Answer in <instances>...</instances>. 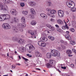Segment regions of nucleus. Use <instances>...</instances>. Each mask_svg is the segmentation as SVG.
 <instances>
[{
  "mask_svg": "<svg viewBox=\"0 0 76 76\" xmlns=\"http://www.w3.org/2000/svg\"><path fill=\"white\" fill-rule=\"evenodd\" d=\"M56 64V61L54 60L50 59L49 61V63L46 64V66L47 68L50 69V68H53L54 67V65Z\"/></svg>",
  "mask_w": 76,
  "mask_h": 76,
  "instance_id": "1",
  "label": "nucleus"
},
{
  "mask_svg": "<svg viewBox=\"0 0 76 76\" xmlns=\"http://www.w3.org/2000/svg\"><path fill=\"white\" fill-rule=\"evenodd\" d=\"M51 54L52 56L54 57H59L60 56V53L58 51L55 50H51Z\"/></svg>",
  "mask_w": 76,
  "mask_h": 76,
  "instance_id": "2",
  "label": "nucleus"
},
{
  "mask_svg": "<svg viewBox=\"0 0 76 76\" xmlns=\"http://www.w3.org/2000/svg\"><path fill=\"white\" fill-rule=\"evenodd\" d=\"M2 27L5 29H9L11 28V26L7 23H4L3 24Z\"/></svg>",
  "mask_w": 76,
  "mask_h": 76,
  "instance_id": "3",
  "label": "nucleus"
},
{
  "mask_svg": "<svg viewBox=\"0 0 76 76\" xmlns=\"http://www.w3.org/2000/svg\"><path fill=\"white\" fill-rule=\"evenodd\" d=\"M74 2L73 1H71V2H69V1H67L66 2V5L69 7V8H73L74 6L72 4H73Z\"/></svg>",
  "mask_w": 76,
  "mask_h": 76,
  "instance_id": "4",
  "label": "nucleus"
},
{
  "mask_svg": "<svg viewBox=\"0 0 76 76\" xmlns=\"http://www.w3.org/2000/svg\"><path fill=\"white\" fill-rule=\"evenodd\" d=\"M29 33L32 35V38H36L35 36L37 35V32L31 30L29 31Z\"/></svg>",
  "mask_w": 76,
  "mask_h": 76,
  "instance_id": "5",
  "label": "nucleus"
},
{
  "mask_svg": "<svg viewBox=\"0 0 76 76\" xmlns=\"http://www.w3.org/2000/svg\"><path fill=\"white\" fill-rule=\"evenodd\" d=\"M58 16L60 18H62L64 16V12L61 10H59L58 11Z\"/></svg>",
  "mask_w": 76,
  "mask_h": 76,
  "instance_id": "6",
  "label": "nucleus"
},
{
  "mask_svg": "<svg viewBox=\"0 0 76 76\" xmlns=\"http://www.w3.org/2000/svg\"><path fill=\"white\" fill-rule=\"evenodd\" d=\"M39 45L42 47H45L46 46V43L43 42L42 41H39L38 43Z\"/></svg>",
  "mask_w": 76,
  "mask_h": 76,
  "instance_id": "7",
  "label": "nucleus"
},
{
  "mask_svg": "<svg viewBox=\"0 0 76 76\" xmlns=\"http://www.w3.org/2000/svg\"><path fill=\"white\" fill-rule=\"evenodd\" d=\"M17 41L19 44H22L25 42V40L22 39L18 38Z\"/></svg>",
  "mask_w": 76,
  "mask_h": 76,
  "instance_id": "8",
  "label": "nucleus"
},
{
  "mask_svg": "<svg viewBox=\"0 0 76 76\" xmlns=\"http://www.w3.org/2000/svg\"><path fill=\"white\" fill-rule=\"evenodd\" d=\"M10 12L11 14L13 15H16L18 14V12L15 9H12L11 10Z\"/></svg>",
  "mask_w": 76,
  "mask_h": 76,
  "instance_id": "9",
  "label": "nucleus"
},
{
  "mask_svg": "<svg viewBox=\"0 0 76 76\" xmlns=\"http://www.w3.org/2000/svg\"><path fill=\"white\" fill-rule=\"evenodd\" d=\"M3 16L4 17V20H7L9 19L10 18V15L8 14H3Z\"/></svg>",
  "mask_w": 76,
  "mask_h": 76,
  "instance_id": "10",
  "label": "nucleus"
},
{
  "mask_svg": "<svg viewBox=\"0 0 76 76\" xmlns=\"http://www.w3.org/2000/svg\"><path fill=\"white\" fill-rule=\"evenodd\" d=\"M56 10H51L50 11V12H48L47 13V14L48 16H51L53 14H54L56 13Z\"/></svg>",
  "mask_w": 76,
  "mask_h": 76,
  "instance_id": "11",
  "label": "nucleus"
},
{
  "mask_svg": "<svg viewBox=\"0 0 76 76\" xmlns=\"http://www.w3.org/2000/svg\"><path fill=\"white\" fill-rule=\"evenodd\" d=\"M35 55L36 57H41L42 56V54H41V53L38 51H36L35 52Z\"/></svg>",
  "mask_w": 76,
  "mask_h": 76,
  "instance_id": "12",
  "label": "nucleus"
},
{
  "mask_svg": "<svg viewBox=\"0 0 76 76\" xmlns=\"http://www.w3.org/2000/svg\"><path fill=\"white\" fill-rule=\"evenodd\" d=\"M40 16L45 19H47V16L45 14L41 13L40 14Z\"/></svg>",
  "mask_w": 76,
  "mask_h": 76,
  "instance_id": "13",
  "label": "nucleus"
},
{
  "mask_svg": "<svg viewBox=\"0 0 76 76\" xmlns=\"http://www.w3.org/2000/svg\"><path fill=\"white\" fill-rule=\"evenodd\" d=\"M64 23H65V26H63L62 27V28L63 29H66V28L67 29H69V27L67 26V23L65 22L64 20Z\"/></svg>",
  "mask_w": 76,
  "mask_h": 76,
  "instance_id": "14",
  "label": "nucleus"
},
{
  "mask_svg": "<svg viewBox=\"0 0 76 76\" xmlns=\"http://www.w3.org/2000/svg\"><path fill=\"white\" fill-rule=\"evenodd\" d=\"M29 4L31 6H36V3L32 1H30L29 2Z\"/></svg>",
  "mask_w": 76,
  "mask_h": 76,
  "instance_id": "15",
  "label": "nucleus"
},
{
  "mask_svg": "<svg viewBox=\"0 0 76 76\" xmlns=\"http://www.w3.org/2000/svg\"><path fill=\"white\" fill-rule=\"evenodd\" d=\"M40 39L41 41H47L48 40V39L47 38H45L43 37H41L40 38Z\"/></svg>",
  "mask_w": 76,
  "mask_h": 76,
  "instance_id": "16",
  "label": "nucleus"
},
{
  "mask_svg": "<svg viewBox=\"0 0 76 76\" xmlns=\"http://www.w3.org/2000/svg\"><path fill=\"white\" fill-rule=\"evenodd\" d=\"M57 23L60 25H63L64 23V22L60 19L57 20Z\"/></svg>",
  "mask_w": 76,
  "mask_h": 76,
  "instance_id": "17",
  "label": "nucleus"
},
{
  "mask_svg": "<svg viewBox=\"0 0 76 76\" xmlns=\"http://www.w3.org/2000/svg\"><path fill=\"white\" fill-rule=\"evenodd\" d=\"M30 12L32 14L34 15H35L36 14V12L35 11V10L33 8H31V9Z\"/></svg>",
  "mask_w": 76,
  "mask_h": 76,
  "instance_id": "18",
  "label": "nucleus"
},
{
  "mask_svg": "<svg viewBox=\"0 0 76 76\" xmlns=\"http://www.w3.org/2000/svg\"><path fill=\"white\" fill-rule=\"evenodd\" d=\"M46 57L48 58H51V54L50 53H47L46 55Z\"/></svg>",
  "mask_w": 76,
  "mask_h": 76,
  "instance_id": "19",
  "label": "nucleus"
},
{
  "mask_svg": "<svg viewBox=\"0 0 76 76\" xmlns=\"http://www.w3.org/2000/svg\"><path fill=\"white\" fill-rule=\"evenodd\" d=\"M65 37L66 38V39H68V40H70L71 39V37H70V35H65Z\"/></svg>",
  "mask_w": 76,
  "mask_h": 76,
  "instance_id": "20",
  "label": "nucleus"
},
{
  "mask_svg": "<svg viewBox=\"0 0 76 76\" xmlns=\"http://www.w3.org/2000/svg\"><path fill=\"white\" fill-rule=\"evenodd\" d=\"M21 57L23 59H24V60H25V61H24L25 63V64H28V63L26 61H28V59L25 58V57L23 56H21Z\"/></svg>",
  "mask_w": 76,
  "mask_h": 76,
  "instance_id": "21",
  "label": "nucleus"
},
{
  "mask_svg": "<svg viewBox=\"0 0 76 76\" xmlns=\"http://www.w3.org/2000/svg\"><path fill=\"white\" fill-rule=\"evenodd\" d=\"M48 37V38L50 39H51V41H54V40L55 39L54 37H53L49 36Z\"/></svg>",
  "mask_w": 76,
  "mask_h": 76,
  "instance_id": "22",
  "label": "nucleus"
},
{
  "mask_svg": "<svg viewBox=\"0 0 76 76\" xmlns=\"http://www.w3.org/2000/svg\"><path fill=\"white\" fill-rule=\"evenodd\" d=\"M4 18L3 15L0 16V21H4Z\"/></svg>",
  "mask_w": 76,
  "mask_h": 76,
  "instance_id": "23",
  "label": "nucleus"
},
{
  "mask_svg": "<svg viewBox=\"0 0 76 76\" xmlns=\"http://www.w3.org/2000/svg\"><path fill=\"white\" fill-rule=\"evenodd\" d=\"M36 24H37V22L33 20L31 22V24L32 25H35Z\"/></svg>",
  "mask_w": 76,
  "mask_h": 76,
  "instance_id": "24",
  "label": "nucleus"
},
{
  "mask_svg": "<svg viewBox=\"0 0 76 76\" xmlns=\"http://www.w3.org/2000/svg\"><path fill=\"white\" fill-rule=\"evenodd\" d=\"M29 49L30 50H34L35 47H34L32 45H31L30 46H29Z\"/></svg>",
  "mask_w": 76,
  "mask_h": 76,
  "instance_id": "25",
  "label": "nucleus"
},
{
  "mask_svg": "<svg viewBox=\"0 0 76 76\" xmlns=\"http://www.w3.org/2000/svg\"><path fill=\"white\" fill-rule=\"evenodd\" d=\"M67 54H72V51L70 50H67L66 51Z\"/></svg>",
  "mask_w": 76,
  "mask_h": 76,
  "instance_id": "26",
  "label": "nucleus"
},
{
  "mask_svg": "<svg viewBox=\"0 0 76 76\" xmlns=\"http://www.w3.org/2000/svg\"><path fill=\"white\" fill-rule=\"evenodd\" d=\"M17 27L18 28H20L21 27H22V23H18L17 24Z\"/></svg>",
  "mask_w": 76,
  "mask_h": 76,
  "instance_id": "27",
  "label": "nucleus"
},
{
  "mask_svg": "<svg viewBox=\"0 0 76 76\" xmlns=\"http://www.w3.org/2000/svg\"><path fill=\"white\" fill-rule=\"evenodd\" d=\"M22 13L25 15H28V12L25 11H22Z\"/></svg>",
  "mask_w": 76,
  "mask_h": 76,
  "instance_id": "28",
  "label": "nucleus"
},
{
  "mask_svg": "<svg viewBox=\"0 0 76 76\" xmlns=\"http://www.w3.org/2000/svg\"><path fill=\"white\" fill-rule=\"evenodd\" d=\"M46 4L48 6H51V3L49 1H47Z\"/></svg>",
  "mask_w": 76,
  "mask_h": 76,
  "instance_id": "29",
  "label": "nucleus"
},
{
  "mask_svg": "<svg viewBox=\"0 0 76 76\" xmlns=\"http://www.w3.org/2000/svg\"><path fill=\"white\" fill-rule=\"evenodd\" d=\"M21 19L22 22H25V17H23L21 18Z\"/></svg>",
  "mask_w": 76,
  "mask_h": 76,
  "instance_id": "30",
  "label": "nucleus"
},
{
  "mask_svg": "<svg viewBox=\"0 0 76 76\" xmlns=\"http://www.w3.org/2000/svg\"><path fill=\"white\" fill-rule=\"evenodd\" d=\"M71 10L72 12H76V8H72L71 9Z\"/></svg>",
  "mask_w": 76,
  "mask_h": 76,
  "instance_id": "31",
  "label": "nucleus"
},
{
  "mask_svg": "<svg viewBox=\"0 0 76 76\" xmlns=\"http://www.w3.org/2000/svg\"><path fill=\"white\" fill-rule=\"evenodd\" d=\"M26 26V24L25 23H21V27L22 28H24Z\"/></svg>",
  "mask_w": 76,
  "mask_h": 76,
  "instance_id": "32",
  "label": "nucleus"
},
{
  "mask_svg": "<svg viewBox=\"0 0 76 76\" xmlns=\"http://www.w3.org/2000/svg\"><path fill=\"white\" fill-rule=\"evenodd\" d=\"M14 20L15 22H18V19L17 18H14Z\"/></svg>",
  "mask_w": 76,
  "mask_h": 76,
  "instance_id": "33",
  "label": "nucleus"
},
{
  "mask_svg": "<svg viewBox=\"0 0 76 76\" xmlns=\"http://www.w3.org/2000/svg\"><path fill=\"white\" fill-rule=\"evenodd\" d=\"M12 69H15V67H16V65L15 64H13L12 65Z\"/></svg>",
  "mask_w": 76,
  "mask_h": 76,
  "instance_id": "34",
  "label": "nucleus"
},
{
  "mask_svg": "<svg viewBox=\"0 0 76 76\" xmlns=\"http://www.w3.org/2000/svg\"><path fill=\"white\" fill-rule=\"evenodd\" d=\"M70 66L72 68V69H73L75 67V66H74V64H70Z\"/></svg>",
  "mask_w": 76,
  "mask_h": 76,
  "instance_id": "35",
  "label": "nucleus"
},
{
  "mask_svg": "<svg viewBox=\"0 0 76 76\" xmlns=\"http://www.w3.org/2000/svg\"><path fill=\"white\" fill-rule=\"evenodd\" d=\"M46 11H47V12H50V13H51V9L50 8H47L46 9Z\"/></svg>",
  "mask_w": 76,
  "mask_h": 76,
  "instance_id": "36",
  "label": "nucleus"
},
{
  "mask_svg": "<svg viewBox=\"0 0 76 76\" xmlns=\"http://www.w3.org/2000/svg\"><path fill=\"white\" fill-rule=\"evenodd\" d=\"M12 39L13 41H16L17 40V38L16 37H13Z\"/></svg>",
  "mask_w": 76,
  "mask_h": 76,
  "instance_id": "37",
  "label": "nucleus"
},
{
  "mask_svg": "<svg viewBox=\"0 0 76 76\" xmlns=\"http://www.w3.org/2000/svg\"><path fill=\"white\" fill-rule=\"evenodd\" d=\"M49 28L51 29V30H52V31H54V28L52 26H51Z\"/></svg>",
  "mask_w": 76,
  "mask_h": 76,
  "instance_id": "38",
  "label": "nucleus"
},
{
  "mask_svg": "<svg viewBox=\"0 0 76 76\" xmlns=\"http://www.w3.org/2000/svg\"><path fill=\"white\" fill-rule=\"evenodd\" d=\"M0 7L1 8V9H0V10H3V9H4V8H3V5H1Z\"/></svg>",
  "mask_w": 76,
  "mask_h": 76,
  "instance_id": "39",
  "label": "nucleus"
},
{
  "mask_svg": "<svg viewBox=\"0 0 76 76\" xmlns=\"http://www.w3.org/2000/svg\"><path fill=\"white\" fill-rule=\"evenodd\" d=\"M71 44L72 45H75V42L74 41H72L71 42Z\"/></svg>",
  "mask_w": 76,
  "mask_h": 76,
  "instance_id": "40",
  "label": "nucleus"
},
{
  "mask_svg": "<svg viewBox=\"0 0 76 76\" xmlns=\"http://www.w3.org/2000/svg\"><path fill=\"white\" fill-rule=\"evenodd\" d=\"M19 31H20V32H23V28H19Z\"/></svg>",
  "mask_w": 76,
  "mask_h": 76,
  "instance_id": "41",
  "label": "nucleus"
},
{
  "mask_svg": "<svg viewBox=\"0 0 76 76\" xmlns=\"http://www.w3.org/2000/svg\"><path fill=\"white\" fill-rule=\"evenodd\" d=\"M70 31L72 32H75V29L73 28H70Z\"/></svg>",
  "mask_w": 76,
  "mask_h": 76,
  "instance_id": "42",
  "label": "nucleus"
},
{
  "mask_svg": "<svg viewBox=\"0 0 76 76\" xmlns=\"http://www.w3.org/2000/svg\"><path fill=\"white\" fill-rule=\"evenodd\" d=\"M9 0H3V2L4 3H7L8 2V1Z\"/></svg>",
  "mask_w": 76,
  "mask_h": 76,
  "instance_id": "43",
  "label": "nucleus"
},
{
  "mask_svg": "<svg viewBox=\"0 0 76 76\" xmlns=\"http://www.w3.org/2000/svg\"><path fill=\"white\" fill-rule=\"evenodd\" d=\"M66 34L65 35H70V34H69L70 32H69V31H66Z\"/></svg>",
  "mask_w": 76,
  "mask_h": 76,
  "instance_id": "44",
  "label": "nucleus"
},
{
  "mask_svg": "<svg viewBox=\"0 0 76 76\" xmlns=\"http://www.w3.org/2000/svg\"><path fill=\"white\" fill-rule=\"evenodd\" d=\"M29 16L31 18V19H33V18H34V15H29Z\"/></svg>",
  "mask_w": 76,
  "mask_h": 76,
  "instance_id": "45",
  "label": "nucleus"
},
{
  "mask_svg": "<svg viewBox=\"0 0 76 76\" xmlns=\"http://www.w3.org/2000/svg\"><path fill=\"white\" fill-rule=\"evenodd\" d=\"M20 5L21 7H23L25 6V4L24 3H21Z\"/></svg>",
  "mask_w": 76,
  "mask_h": 76,
  "instance_id": "46",
  "label": "nucleus"
},
{
  "mask_svg": "<svg viewBox=\"0 0 76 76\" xmlns=\"http://www.w3.org/2000/svg\"><path fill=\"white\" fill-rule=\"evenodd\" d=\"M14 30L16 32H18L19 31V30H18V29H17V28H15Z\"/></svg>",
  "mask_w": 76,
  "mask_h": 76,
  "instance_id": "47",
  "label": "nucleus"
},
{
  "mask_svg": "<svg viewBox=\"0 0 76 76\" xmlns=\"http://www.w3.org/2000/svg\"><path fill=\"white\" fill-rule=\"evenodd\" d=\"M72 51H73V52H74V53H75L76 54V50H75V49H72Z\"/></svg>",
  "mask_w": 76,
  "mask_h": 76,
  "instance_id": "48",
  "label": "nucleus"
},
{
  "mask_svg": "<svg viewBox=\"0 0 76 76\" xmlns=\"http://www.w3.org/2000/svg\"><path fill=\"white\" fill-rule=\"evenodd\" d=\"M50 21H51V22H55V20L54 19L51 18L50 20Z\"/></svg>",
  "mask_w": 76,
  "mask_h": 76,
  "instance_id": "49",
  "label": "nucleus"
},
{
  "mask_svg": "<svg viewBox=\"0 0 76 76\" xmlns=\"http://www.w3.org/2000/svg\"><path fill=\"white\" fill-rule=\"evenodd\" d=\"M46 26H47V27H48V28H50L51 26V25H50L49 24H46Z\"/></svg>",
  "mask_w": 76,
  "mask_h": 76,
  "instance_id": "50",
  "label": "nucleus"
},
{
  "mask_svg": "<svg viewBox=\"0 0 76 76\" xmlns=\"http://www.w3.org/2000/svg\"><path fill=\"white\" fill-rule=\"evenodd\" d=\"M61 69H66V67H63L62 66L61 67Z\"/></svg>",
  "mask_w": 76,
  "mask_h": 76,
  "instance_id": "51",
  "label": "nucleus"
},
{
  "mask_svg": "<svg viewBox=\"0 0 76 76\" xmlns=\"http://www.w3.org/2000/svg\"><path fill=\"white\" fill-rule=\"evenodd\" d=\"M60 42L61 43H64V41L63 40H61L60 41Z\"/></svg>",
  "mask_w": 76,
  "mask_h": 76,
  "instance_id": "52",
  "label": "nucleus"
},
{
  "mask_svg": "<svg viewBox=\"0 0 76 76\" xmlns=\"http://www.w3.org/2000/svg\"><path fill=\"white\" fill-rule=\"evenodd\" d=\"M61 29H59L58 30H57V31L58 32H61Z\"/></svg>",
  "mask_w": 76,
  "mask_h": 76,
  "instance_id": "53",
  "label": "nucleus"
},
{
  "mask_svg": "<svg viewBox=\"0 0 76 76\" xmlns=\"http://www.w3.org/2000/svg\"><path fill=\"white\" fill-rule=\"evenodd\" d=\"M18 57L19 58L20 60V59H21V57H20V56L18 55Z\"/></svg>",
  "mask_w": 76,
  "mask_h": 76,
  "instance_id": "54",
  "label": "nucleus"
},
{
  "mask_svg": "<svg viewBox=\"0 0 76 76\" xmlns=\"http://www.w3.org/2000/svg\"><path fill=\"white\" fill-rule=\"evenodd\" d=\"M55 26L56 27V28H59V26H58V25L56 24L55 25Z\"/></svg>",
  "mask_w": 76,
  "mask_h": 76,
  "instance_id": "55",
  "label": "nucleus"
},
{
  "mask_svg": "<svg viewBox=\"0 0 76 76\" xmlns=\"http://www.w3.org/2000/svg\"><path fill=\"white\" fill-rule=\"evenodd\" d=\"M64 44H67V42L66 41H64Z\"/></svg>",
  "mask_w": 76,
  "mask_h": 76,
  "instance_id": "56",
  "label": "nucleus"
},
{
  "mask_svg": "<svg viewBox=\"0 0 76 76\" xmlns=\"http://www.w3.org/2000/svg\"><path fill=\"white\" fill-rule=\"evenodd\" d=\"M36 70H41V69H39V68H36Z\"/></svg>",
  "mask_w": 76,
  "mask_h": 76,
  "instance_id": "57",
  "label": "nucleus"
},
{
  "mask_svg": "<svg viewBox=\"0 0 76 76\" xmlns=\"http://www.w3.org/2000/svg\"><path fill=\"white\" fill-rule=\"evenodd\" d=\"M21 50H22V51H23L24 50V49L23 48H21Z\"/></svg>",
  "mask_w": 76,
  "mask_h": 76,
  "instance_id": "58",
  "label": "nucleus"
},
{
  "mask_svg": "<svg viewBox=\"0 0 76 76\" xmlns=\"http://www.w3.org/2000/svg\"><path fill=\"white\" fill-rule=\"evenodd\" d=\"M16 65H18V66H20V64H16Z\"/></svg>",
  "mask_w": 76,
  "mask_h": 76,
  "instance_id": "59",
  "label": "nucleus"
},
{
  "mask_svg": "<svg viewBox=\"0 0 76 76\" xmlns=\"http://www.w3.org/2000/svg\"><path fill=\"white\" fill-rule=\"evenodd\" d=\"M68 56L69 57H72V55H69Z\"/></svg>",
  "mask_w": 76,
  "mask_h": 76,
  "instance_id": "60",
  "label": "nucleus"
},
{
  "mask_svg": "<svg viewBox=\"0 0 76 76\" xmlns=\"http://www.w3.org/2000/svg\"><path fill=\"white\" fill-rule=\"evenodd\" d=\"M28 57H32V56H31V55H29V56H28Z\"/></svg>",
  "mask_w": 76,
  "mask_h": 76,
  "instance_id": "61",
  "label": "nucleus"
},
{
  "mask_svg": "<svg viewBox=\"0 0 76 76\" xmlns=\"http://www.w3.org/2000/svg\"><path fill=\"white\" fill-rule=\"evenodd\" d=\"M47 33H48V34H50V32H49V31H47Z\"/></svg>",
  "mask_w": 76,
  "mask_h": 76,
  "instance_id": "62",
  "label": "nucleus"
},
{
  "mask_svg": "<svg viewBox=\"0 0 76 76\" xmlns=\"http://www.w3.org/2000/svg\"><path fill=\"white\" fill-rule=\"evenodd\" d=\"M3 10H7L6 8H4Z\"/></svg>",
  "mask_w": 76,
  "mask_h": 76,
  "instance_id": "63",
  "label": "nucleus"
},
{
  "mask_svg": "<svg viewBox=\"0 0 76 76\" xmlns=\"http://www.w3.org/2000/svg\"><path fill=\"white\" fill-rule=\"evenodd\" d=\"M3 76H8V75H3Z\"/></svg>",
  "mask_w": 76,
  "mask_h": 76,
  "instance_id": "64",
  "label": "nucleus"
}]
</instances>
